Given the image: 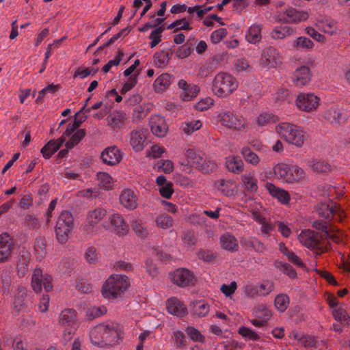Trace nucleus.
Returning a JSON list of instances; mask_svg holds the SVG:
<instances>
[{"label":"nucleus","instance_id":"nucleus-37","mask_svg":"<svg viewBox=\"0 0 350 350\" xmlns=\"http://www.w3.org/2000/svg\"><path fill=\"white\" fill-rule=\"evenodd\" d=\"M167 29H174V32H178L180 30H191L192 27L190 26L189 23L188 22L186 18H183L181 19L176 20L174 21L172 23L169 25L167 27Z\"/></svg>","mask_w":350,"mask_h":350},{"label":"nucleus","instance_id":"nucleus-38","mask_svg":"<svg viewBox=\"0 0 350 350\" xmlns=\"http://www.w3.org/2000/svg\"><path fill=\"white\" fill-rule=\"evenodd\" d=\"M241 154L246 162L253 165H257L260 162L258 156L249 147H243L241 150Z\"/></svg>","mask_w":350,"mask_h":350},{"label":"nucleus","instance_id":"nucleus-19","mask_svg":"<svg viewBox=\"0 0 350 350\" xmlns=\"http://www.w3.org/2000/svg\"><path fill=\"white\" fill-rule=\"evenodd\" d=\"M109 220L117 235L124 236L128 233L129 226L121 215L113 214L109 217Z\"/></svg>","mask_w":350,"mask_h":350},{"label":"nucleus","instance_id":"nucleus-62","mask_svg":"<svg viewBox=\"0 0 350 350\" xmlns=\"http://www.w3.org/2000/svg\"><path fill=\"white\" fill-rule=\"evenodd\" d=\"M296 46L306 49H311L314 46L313 42L306 37H299L296 42Z\"/></svg>","mask_w":350,"mask_h":350},{"label":"nucleus","instance_id":"nucleus-49","mask_svg":"<svg viewBox=\"0 0 350 350\" xmlns=\"http://www.w3.org/2000/svg\"><path fill=\"white\" fill-rule=\"evenodd\" d=\"M238 333L243 338L254 341H257L260 339V337L257 333L245 326L240 327L239 328Z\"/></svg>","mask_w":350,"mask_h":350},{"label":"nucleus","instance_id":"nucleus-64","mask_svg":"<svg viewBox=\"0 0 350 350\" xmlns=\"http://www.w3.org/2000/svg\"><path fill=\"white\" fill-rule=\"evenodd\" d=\"M183 240L184 244L190 248L194 246L197 242V239L193 233L189 231H187L185 233Z\"/></svg>","mask_w":350,"mask_h":350},{"label":"nucleus","instance_id":"nucleus-24","mask_svg":"<svg viewBox=\"0 0 350 350\" xmlns=\"http://www.w3.org/2000/svg\"><path fill=\"white\" fill-rule=\"evenodd\" d=\"M226 167L228 171L234 174H241L243 171L244 164L239 157L229 156L226 159Z\"/></svg>","mask_w":350,"mask_h":350},{"label":"nucleus","instance_id":"nucleus-33","mask_svg":"<svg viewBox=\"0 0 350 350\" xmlns=\"http://www.w3.org/2000/svg\"><path fill=\"white\" fill-rule=\"evenodd\" d=\"M274 266L281 272L286 274L290 278H297V271L290 264L276 260L274 262Z\"/></svg>","mask_w":350,"mask_h":350},{"label":"nucleus","instance_id":"nucleus-13","mask_svg":"<svg viewBox=\"0 0 350 350\" xmlns=\"http://www.w3.org/2000/svg\"><path fill=\"white\" fill-rule=\"evenodd\" d=\"M166 308L170 314L180 318L185 317L188 313L187 307L176 297H171L167 300Z\"/></svg>","mask_w":350,"mask_h":350},{"label":"nucleus","instance_id":"nucleus-7","mask_svg":"<svg viewBox=\"0 0 350 350\" xmlns=\"http://www.w3.org/2000/svg\"><path fill=\"white\" fill-rule=\"evenodd\" d=\"M259 64L262 68L277 67L281 64L277 50L273 46L265 49L262 53Z\"/></svg>","mask_w":350,"mask_h":350},{"label":"nucleus","instance_id":"nucleus-28","mask_svg":"<svg viewBox=\"0 0 350 350\" xmlns=\"http://www.w3.org/2000/svg\"><path fill=\"white\" fill-rule=\"evenodd\" d=\"M220 242L222 248L231 252L237 251L239 247L235 237L229 234L221 236Z\"/></svg>","mask_w":350,"mask_h":350},{"label":"nucleus","instance_id":"nucleus-30","mask_svg":"<svg viewBox=\"0 0 350 350\" xmlns=\"http://www.w3.org/2000/svg\"><path fill=\"white\" fill-rule=\"evenodd\" d=\"M191 313L198 317H205L209 312V306L204 301H194L191 304Z\"/></svg>","mask_w":350,"mask_h":350},{"label":"nucleus","instance_id":"nucleus-4","mask_svg":"<svg viewBox=\"0 0 350 350\" xmlns=\"http://www.w3.org/2000/svg\"><path fill=\"white\" fill-rule=\"evenodd\" d=\"M273 172L278 178L288 183L299 181L304 177V170L297 165L278 163L273 167Z\"/></svg>","mask_w":350,"mask_h":350},{"label":"nucleus","instance_id":"nucleus-6","mask_svg":"<svg viewBox=\"0 0 350 350\" xmlns=\"http://www.w3.org/2000/svg\"><path fill=\"white\" fill-rule=\"evenodd\" d=\"M99 332L102 333L103 338L111 343L118 342V340L122 338V332L118 325L112 323L110 325H98L95 327Z\"/></svg>","mask_w":350,"mask_h":350},{"label":"nucleus","instance_id":"nucleus-43","mask_svg":"<svg viewBox=\"0 0 350 350\" xmlns=\"http://www.w3.org/2000/svg\"><path fill=\"white\" fill-rule=\"evenodd\" d=\"M293 32V29L288 27H278L273 29L271 33V36L274 39H282L287 36H289Z\"/></svg>","mask_w":350,"mask_h":350},{"label":"nucleus","instance_id":"nucleus-63","mask_svg":"<svg viewBox=\"0 0 350 350\" xmlns=\"http://www.w3.org/2000/svg\"><path fill=\"white\" fill-rule=\"evenodd\" d=\"M202 122L200 120H197L195 122H191L187 123L186 126L183 128V131L187 135H190L193 133L195 131L200 129L202 127Z\"/></svg>","mask_w":350,"mask_h":350},{"label":"nucleus","instance_id":"nucleus-2","mask_svg":"<svg viewBox=\"0 0 350 350\" xmlns=\"http://www.w3.org/2000/svg\"><path fill=\"white\" fill-rule=\"evenodd\" d=\"M238 87L235 78L231 75L219 72L213 81V91L215 95L224 98L231 94Z\"/></svg>","mask_w":350,"mask_h":350},{"label":"nucleus","instance_id":"nucleus-48","mask_svg":"<svg viewBox=\"0 0 350 350\" xmlns=\"http://www.w3.org/2000/svg\"><path fill=\"white\" fill-rule=\"evenodd\" d=\"M97 178L98 180L100 182L102 185L106 189H111L113 186V179L111 176L106 173L100 172L97 173Z\"/></svg>","mask_w":350,"mask_h":350},{"label":"nucleus","instance_id":"nucleus-20","mask_svg":"<svg viewBox=\"0 0 350 350\" xmlns=\"http://www.w3.org/2000/svg\"><path fill=\"white\" fill-rule=\"evenodd\" d=\"M291 131L290 133L285 134V140L299 148L302 147L308 138L306 132L299 129L297 126L295 130Z\"/></svg>","mask_w":350,"mask_h":350},{"label":"nucleus","instance_id":"nucleus-39","mask_svg":"<svg viewBox=\"0 0 350 350\" xmlns=\"http://www.w3.org/2000/svg\"><path fill=\"white\" fill-rule=\"evenodd\" d=\"M241 180L245 186L247 191L250 193H255L258 190L257 180L253 176L247 174L241 176Z\"/></svg>","mask_w":350,"mask_h":350},{"label":"nucleus","instance_id":"nucleus-31","mask_svg":"<svg viewBox=\"0 0 350 350\" xmlns=\"http://www.w3.org/2000/svg\"><path fill=\"white\" fill-rule=\"evenodd\" d=\"M174 51L171 49L170 53H165L164 51L155 53L153 56L154 64L159 68L165 66L169 63Z\"/></svg>","mask_w":350,"mask_h":350},{"label":"nucleus","instance_id":"nucleus-35","mask_svg":"<svg viewBox=\"0 0 350 350\" xmlns=\"http://www.w3.org/2000/svg\"><path fill=\"white\" fill-rule=\"evenodd\" d=\"M261 27L259 25L251 26L245 36L246 40L250 43H256L261 39Z\"/></svg>","mask_w":350,"mask_h":350},{"label":"nucleus","instance_id":"nucleus-56","mask_svg":"<svg viewBox=\"0 0 350 350\" xmlns=\"http://www.w3.org/2000/svg\"><path fill=\"white\" fill-rule=\"evenodd\" d=\"M2 284V291L3 294L8 295L9 293L10 286L11 284V276L8 271H5L2 273L1 277Z\"/></svg>","mask_w":350,"mask_h":350},{"label":"nucleus","instance_id":"nucleus-54","mask_svg":"<svg viewBox=\"0 0 350 350\" xmlns=\"http://www.w3.org/2000/svg\"><path fill=\"white\" fill-rule=\"evenodd\" d=\"M55 139H51L42 148L41 153L42 154L44 159H49L55 152H53V148H55Z\"/></svg>","mask_w":350,"mask_h":350},{"label":"nucleus","instance_id":"nucleus-18","mask_svg":"<svg viewBox=\"0 0 350 350\" xmlns=\"http://www.w3.org/2000/svg\"><path fill=\"white\" fill-rule=\"evenodd\" d=\"M221 124L227 128L241 130L245 127V122L238 118L234 113L228 111L224 112L221 118Z\"/></svg>","mask_w":350,"mask_h":350},{"label":"nucleus","instance_id":"nucleus-46","mask_svg":"<svg viewBox=\"0 0 350 350\" xmlns=\"http://www.w3.org/2000/svg\"><path fill=\"white\" fill-rule=\"evenodd\" d=\"M84 258L90 265H95L98 262L99 254L94 247H90L87 249Z\"/></svg>","mask_w":350,"mask_h":350},{"label":"nucleus","instance_id":"nucleus-12","mask_svg":"<svg viewBox=\"0 0 350 350\" xmlns=\"http://www.w3.org/2000/svg\"><path fill=\"white\" fill-rule=\"evenodd\" d=\"M148 131L146 129L133 130L130 133V144L135 152H140L144 148Z\"/></svg>","mask_w":350,"mask_h":350},{"label":"nucleus","instance_id":"nucleus-45","mask_svg":"<svg viewBox=\"0 0 350 350\" xmlns=\"http://www.w3.org/2000/svg\"><path fill=\"white\" fill-rule=\"evenodd\" d=\"M139 72L140 70H137L133 76L129 78L128 81L123 85L122 88L120 90V93L122 94H126L128 91L131 90L136 85Z\"/></svg>","mask_w":350,"mask_h":350},{"label":"nucleus","instance_id":"nucleus-41","mask_svg":"<svg viewBox=\"0 0 350 350\" xmlns=\"http://www.w3.org/2000/svg\"><path fill=\"white\" fill-rule=\"evenodd\" d=\"M200 92V88L195 84H189L188 88H187L181 94V97L185 101H189L192 98H195Z\"/></svg>","mask_w":350,"mask_h":350},{"label":"nucleus","instance_id":"nucleus-14","mask_svg":"<svg viewBox=\"0 0 350 350\" xmlns=\"http://www.w3.org/2000/svg\"><path fill=\"white\" fill-rule=\"evenodd\" d=\"M318 236V232L310 229H306L301 231L298 239L304 246L313 250L320 243Z\"/></svg>","mask_w":350,"mask_h":350},{"label":"nucleus","instance_id":"nucleus-5","mask_svg":"<svg viewBox=\"0 0 350 350\" xmlns=\"http://www.w3.org/2000/svg\"><path fill=\"white\" fill-rule=\"evenodd\" d=\"M169 275L171 281L179 287L193 286L196 282L194 273L186 268L176 269Z\"/></svg>","mask_w":350,"mask_h":350},{"label":"nucleus","instance_id":"nucleus-51","mask_svg":"<svg viewBox=\"0 0 350 350\" xmlns=\"http://www.w3.org/2000/svg\"><path fill=\"white\" fill-rule=\"evenodd\" d=\"M148 113V109H146L142 105L136 106L133 109V122L135 123L139 122L147 116Z\"/></svg>","mask_w":350,"mask_h":350},{"label":"nucleus","instance_id":"nucleus-9","mask_svg":"<svg viewBox=\"0 0 350 350\" xmlns=\"http://www.w3.org/2000/svg\"><path fill=\"white\" fill-rule=\"evenodd\" d=\"M27 293V289L22 286L17 288L13 301V308L16 312H27L29 310Z\"/></svg>","mask_w":350,"mask_h":350},{"label":"nucleus","instance_id":"nucleus-22","mask_svg":"<svg viewBox=\"0 0 350 350\" xmlns=\"http://www.w3.org/2000/svg\"><path fill=\"white\" fill-rule=\"evenodd\" d=\"M127 119L126 113L122 111H113L108 117V125L112 129H120Z\"/></svg>","mask_w":350,"mask_h":350},{"label":"nucleus","instance_id":"nucleus-3","mask_svg":"<svg viewBox=\"0 0 350 350\" xmlns=\"http://www.w3.org/2000/svg\"><path fill=\"white\" fill-rule=\"evenodd\" d=\"M74 218L68 211H63L59 216L55 228L56 239L60 244H64L68 239V234L73 229Z\"/></svg>","mask_w":350,"mask_h":350},{"label":"nucleus","instance_id":"nucleus-21","mask_svg":"<svg viewBox=\"0 0 350 350\" xmlns=\"http://www.w3.org/2000/svg\"><path fill=\"white\" fill-rule=\"evenodd\" d=\"M174 77L168 74L163 73L159 75L154 81L153 84L154 90L157 93H163L169 85L173 82Z\"/></svg>","mask_w":350,"mask_h":350},{"label":"nucleus","instance_id":"nucleus-53","mask_svg":"<svg viewBox=\"0 0 350 350\" xmlns=\"http://www.w3.org/2000/svg\"><path fill=\"white\" fill-rule=\"evenodd\" d=\"M273 284L272 282H267L266 283L262 284L260 286H256L254 293L258 295H266L273 291Z\"/></svg>","mask_w":350,"mask_h":350},{"label":"nucleus","instance_id":"nucleus-59","mask_svg":"<svg viewBox=\"0 0 350 350\" xmlns=\"http://www.w3.org/2000/svg\"><path fill=\"white\" fill-rule=\"evenodd\" d=\"M315 271L322 278L326 280V281L334 286H338V282L336 280L334 275L327 271L319 270L315 269Z\"/></svg>","mask_w":350,"mask_h":350},{"label":"nucleus","instance_id":"nucleus-26","mask_svg":"<svg viewBox=\"0 0 350 350\" xmlns=\"http://www.w3.org/2000/svg\"><path fill=\"white\" fill-rule=\"evenodd\" d=\"M332 202V205L326 203H321L317 208V211L320 217L326 219L332 220V217L337 213V206Z\"/></svg>","mask_w":350,"mask_h":350},{"label":"nucleus","instance_id":"nucleus-44","mask_svg":"<svg viewBox=\"0 0 350 350\" xmlns=\"http://www.w3.org/2000/svg\"><path fill=\"white\" fill-rule=\"evenodd\" d=\"M197 256L200 260H202L204 262H212L216 259L217 254V253L210 250L200 249L197 252Z\"/></svg>","mask_w":350,"mask_h":350},{"label":"nucleus","instance_id":"nucleus-36","mask_svg":"<svg viewBox=\"0 0 350 350\" xmlns=\"http://www.w3.org/2000/svg\"><path fill=\"white\" fill-rule=\"evenodd\" d=\"M107 211L102 208H97L88 213L89 224L94 226L98 224L105 215Z\"/></svg>","mask_w":350,"mask_h":350},{"label":"nucleus","instance_id":"nucleus-23","mask_svg":"<svg viewBox=\"0 0 350 350\" xmlns=\"http://www.w3.org/2000/svg\"><path fill=\"white\" fill-rule=\"evenodd\" d=\"M120 201L126 208L133 210L137 207V197L131 189H126L122 192Z\"/></svg>","mask_w":350,"mask_h":350},{"label":"nucleus","instance_id":"nucleus-10","mask_svg":"<svg viewBox=\"0 0 350 350\" xmlns=\"http://www.w3.org/2000/svg\"><path fill=\"white\" fill-rule=\"evenodd\" d=\"M100 159L103 163L113 166L121 161L122 155L120 150L116 146H111L104 149L101 152Z\"/></svg>","mask_w":350,"mask_h":350},{"label":"nucleus","instance_id":"nucleus-27","mask_svg":"<svg viewBox=\"0 0 350 350\" xmlns=\"http://www.w3.org/2000/svg\"><path fill=\"white\" fill-rule=\"evenodd\" d=\"M44 275H43L41 269L36 268L34 269L31 276V285L32 289L36 293H40L42 291Z\"/></svg>","mask_w":350,"mask_h":350},{"label":"nucleus","instance_id":"nucleus-11","mask_svg":"<svg viewBox=\"0 0 350 350\" xmlns=\"http://www.w3.org/2000/svg\"><path fill=\"white\" fill-rule=\"evenodd\" d=\"M296 103L299 109L310 111L318 107L319 98L313 94H303L298 96Z\"/></svg>","mask_w":350,"mask_h":350},{"label":"nucleus","instance_id":"nucleus-15","mask_svg":"<svg viewBox=\"0 0 350 350\" xmlns=\"http://www.w3.org/2000/svg\"><path fill=\"white\" fill-rule=\"evenodd\" d=\"M308 16L309 14L307 12L298 11L291 8L284 12L283 16L280 15L279 21L298 23L301 21H306Z\"/></svg>","mask_w":350,"mask_h":350},{"label":"nucleus","instance_id":"nucleus-17","mask_svg":"<svg viewBox=\"0 0 350 350\" xmlns=\"http://www.w3.org/2000/svg\"><path fill=\"white\" fill-rule=\"evenodd\" d=\"M150 126L152 134L159 137H165L168 131L165 119L159 116H155L150 118Z\"/></svg>","mask_w":350,"mask_h":350},{"label":"nucleus","instance_id":"nucleus-58","mask_svg":"<svg viewBox=\"0 0 350 350\" xmlns=\"http://www.w3.org/2000/svg\"><path fill=\"white\" fill-rule=\"evenodd\" d=\"M188 336L190 338L194 341L203 342L204 337L201 333L196 328L193 327H188L186 329Z\"/></svg>","mask_w":350,"mask_h":350},{"label":"nucleus","instance_id":"nucleus-40","mask_svg":"<svg viewBox=\"0 0 350 350\" xmlns=\"http://www.w3.org/2000/svg\"><path fill=\"white\" fill-rule=\"evenodd\" d=\"M107 312V308L104 306L102 307H91L86 311V319L88 321H92Z\"/></svg>","mask_w":350,"mask_h":350},{"label":"nucleus","instance_id":"nucleus-57","mask_svg":"<svg viewBox=\"0 0 350 350\" xmlns=\"http://www.w3.org/2000/svg\"><path fill=\"white\" fill-rule=\"evenodd\" d=\"M213 105V99L210 97L203 98L195 105L196 110L202 111L208 109L211 105Z\"/></svg>","mask_w":350,"mask_h":350},{"label":"nucleus","instance_id":"nucleus-25","mask_svg":"<svg viewBox=\"0 0 350 350\" xmlns=\"http://www.w3.org/2000/svg\"><path fill=\"white\" fill-rule=\"evenodd\" d=\"M185 157L187 158V163H181V165L185 166L195 167L200 164L203 157L199 151L194 149L189 148L185 151Z\"/></svg>","mask_w":350,"mask_h":350},{"label":"nucleus","instance_id":"nucleus-1","mask_svg":"<svg viewBox=\"0 0 350 350\" xmlns=\"http://www.w3.org/2000/svg\"><path fill=\"white\" fill-rule=\"evenodd\" d=\"M130 286V280L126 275H111L104 283L101 293L105 298L116 299Z\"/></svg>","mask_w":350,"mask_h":350},{"label":"nucleus","instance_id":"nucleus-61","mask_svg":"<svg viewBox=\"0 0 350 350\" xmlns=\"http://www.w3.org/2000/svg\"><path fill=\"white\" fill-rule=\"evenodd\" d=\"M174 192L173 184L171 182L167 183L165 186L159 189V193L163 198L170 199Z\"/></svg>","mask_w":350,"mask_h":350},{"label":"nucleus","instance_id":"nucleus-8","mask_svg":"<svg viewBox=\"0 0 350 350\" xmlns=\"http://www.w3.org/2000/svg\"><path fill=\"white\" fill-rule=\"evenodd\" d=\"M13 245V239L8 232L0 234V262H5L10 259Z\"/></svg>","mask_w":350,"mask_h":350},{"label":"nucleus","instance_id":"nucleus-42","mask_svg":"<svg viewBox=\"0 0 350 350\" xmlns=\"http://www.w3.org/2000/svg\"><path fill=\"white\" fill-rule=\"evenodd\" d=\"M289 297L284 294H280L275 297L274 304L280 312H284L288 306Z\"/></svg>","mask_w":350,"mask_h":350},{"label":"nucleus","instance_id":"nucleus-29","mask_svg":"<svg viewBox=\"0 0 350 350\" xmlns=\"http://www.w3.org/2000/svg\"><path fill=\"white\" fill-rule=\"evenodd\" d=\"M29 262V254L27 250H23L18 255L17 263V269L18 273H21L23 275L27 271L28 265Z\"/></svg>","mask_w":350,"mask_h":350},{"label":"nucleus","instance_id":"nucleus-47","mask_svg":"<svg viewBox=\"0 0 350 350\" xmlns=\"http://www.w3.org/2000/svg\"><path fill=\"white\" fill-rule=\"evenodd\" d=\"M156 223L158 226L167 229L173 226V219L171 216L167 214H163L156 219Z\"/></svg>","mask_w":350,"mask_h":350},{"label":"nucleus","instance_id":"nucleus-60","mask_svg":"<svg viewBox=\"0 0 350 350\" xmlns=\"http://www.w3.org/2000/svg\"><path fill=\"white\" fill-rule=\"evenodd\" d=\"M146 272L152 277H156L158 273V268L152 259L148 258L145 260Z\"/></svg>","mask_w":350,"mask_h":350},{"label":"nucleus","instance_id":"nucleus-55","mask_svg":"<svg viewBox=\"0 0 350 350\" xmlns=\"http://www.w3.org/2000/svg\"><path fill=\"white\" fill-rule=\"evenodd\" d=\"M227 35V29L225 28H220L213 31L211 35V40L213 43H219Z\"/></svg>","mask_w":350,"mask_h":350},{"label":"nucleus","instance_id":"nucleus-52","mask_svg":"<svg viewBox=\"0 0 350 350\" xmlns=\"http://www.w3.org/2000/svg\"><path fill=\"white\" fill-rule=\"evenodd\" d=\"M131 228L136 234L141 239L146 237L148 234V230L144 228L141 223L136 220H133L131 223Z\"/></svg>","mask_w":350,"mask_h":350},{"label":"nucleus","instance_id":"nucleus-50","mask_svg":"<svg viewBox=\"0 0 350 350\" xmlns=\"http://www.w3.org/2000/svg\"><path fill=\"white\" fill-rule=\"evenodd\" d=\"M277 120H278V117L273 113H261L257 118V123L260 126H264L269 123L275 122Z\"/></svg>","mask_w":350,"mask_h":350},{"label":"nucleus","instance_id":"nucleus-32","mask_svg":"<svg viewBox=\"0 0 350 350\" xmlns=\"http://www.w3.org/2000/svg\"><path fill=\"white\" fill-rule=\"evenodd\" d=\"M76 318V311L75 310L65 309L59 316V321L64 325H72L75 323Z\"/></svg>","mask_w":350,"mask_h":350},{"label":"nucleus","instance_id":"nucleus-34","mask_svg":"<svg viewBox=\"0 0 350 350\" xmlns=\"http://www.w3.org/2000/svg\"><path fill=\"white\" fill-rule=\"evenodd\" d=\"M217 165L213 160L202 158L200 164L196 166V169L203 174H209L217 169Z\"/></svg>","mask_w":350,"mask_h":350},{"label":"nucleus","instance_id":"nucleus-16","mask_svg":"<svg viewBox=\"0 0 350 350\" xmlns=\"http://www.w3.org/2000/svg\"><path fill=\"white\" fill-rule=\"evenodd\" d=\"M312 74L309 67L302 66L294 72L292 79L295 85L302 87L307 85L311 80Z\"/></svg>","mask_w":350,"mask_h":350}]
</instances>
